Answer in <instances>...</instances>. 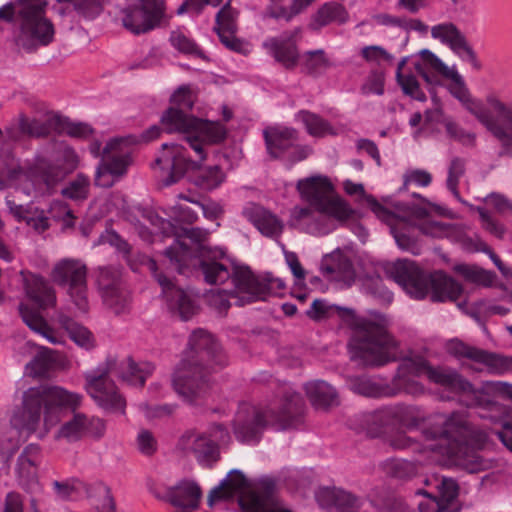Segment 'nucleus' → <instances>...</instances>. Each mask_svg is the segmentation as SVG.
<instances>
[{"label": "nucleus", "mask_w": 512, "mask_h": 512, "mask_svg": "<svg viewBox=\"0 0 512 512\" xmlns=\"http://www.w3.org/2000/svg\"><path fill=\"white\" fill-rule=\"evenodd\" d=\"M82 401V394L61 386L30 387L24 392L22 409L14 413L11 424L20 434L29 436L37 433V436L42 438L61 422L67 412H71L72 418L60 426L57 438L76 442L86 436L96 439L103 437L106 431L104 420L77 412Z\"/></svg>", "instance_id": "f257e3e1"}, {"label": "nucleus", "mask_w": 512, "mask_h": 512, "mask_svg": "<svg viewBox=\"0 0 512 512\" xmlns=\"http://www.w3.org/2000/svg\"><path fill=\"white\" fill-rule=\"evenodd\" d=\"M332 308L338 311L352 331L347 345L352 361L366 367H381L396 361V343L388 332V321L384 315L357 316L349 308L328 306L321 299H315L306 314L310 319L320 320Z\"/></svg>", "instance_id": "f03ea898"}, {"label": "nucleus", "mask_w": 512, "mask_h": 512, "mask_svg": "<svg viewBox=\"0 0 512 512\" xmlns=\"http://www.w3.org/2000/svg\"><path fill=\"white\" fill-rule=\"evenodd\" d=\"M189 349L172 375L175 392L188 402L203 398L211 388L210 375L227 365V357L214 337L202 329L189 337Z\"/></svg>", "instance_id": "7ed1b4c3"}, {"label": "nucleus", "mask_w": 512, "mask_h": 512, "mask_svg": "<svg viewBox=\"0 0 512 512\" xmlns=\"http://www.w3.org/2000/svg\"><path fill=\"white\" fill-rule=\"evenodd\" d=\"M427 440H437V448L455 462L466 465L470 472L485 470L488 465L479 456L488 435L473 425L464 414L454 412L441 427H430L422 431Z\"/></svg>", "instance_id": "20e7f679"}, {"label": "nucleus", "mask_w": 512, "mask_h": 512, "mask_svg": "<svg viewBox=\"0 0 512 512\" xmlns=\"http://www.w3.org/2000/svg\"><path fill=\"white\" fill-rule=\"evenodd\" d=\"M304 401L299 393H286L281 408L258 409L244 404L240 406L233 420V433L237 441L256 444L263 431L271 426L275 430H286L296 425L302 416Z\"/></svg>", "instance_id": "39448f33"}, {"label": "nucleus", "mask_w": 512, "mask_h": 512, "mask_svg": "<svg viewBox=\"0 0 512 512\" xmlns=\"http://www.w3.org/2000/svg\"><path fill=\"white\" fill-rule=\"evenodd\" d=\"M389 273L415 299H423L430 292L433 302L456 301L463 293L462 285L445 272L438 270L426 274L413 261L398 260Z\"/></svg>", "instance_id": "423d86ee"}, {"label": "nucleus", "mask_w": 512, "mask_h": 512, "mask_svg": "<svg viewBox=\"0 0 512 512\" xmlns=\"http://www.w3.org/2000/svg\"><path fill=\"white\" fill-rule=\"evenodd\" d=\"M451 94L472 113L499 143V158H512V107L495 96H488L489 108L474 100L464 82L460 79L450 85Z\"/></svg>", "instance_id": "0eeeda50"}, {"label": "nucleus", "mask_w": 512, "mask_h": 512, "mask_svg": "<svg viewBox=\"0 0 512 512\" xmlns=\"http://www.w3.org/2000/svg\"><path fill=\"white\" fill-rule=\"evenodd\" d=\"M203 161L197 157L190 158L187 147L178 143L162 144V152L156 158L155 163L162 170L168 171L164 184L170 186L177 183L187 173H192L193 183L203 190H213L218 188L225 180V173L218 165L202 168Z\"/></svg>", "instance_id": "6e6552de"}, {"label": "nucleus", "mask_w": 512, "mask_h": 512, "mask_svg": "<svg viewBox=\"0 0 512 512\" xmlns=\"http://www.w3.org/2000/svg\"><path fill=\"white\" fill-rule=\"evenodd\" d=\"M297 190L309 207L293 210V216L299 220L310 215L311 209L335 219L346 222L356 217L357 211L347 200L336 193L334 185L327 176L316 175L300 179Z\"/></svg>", "instance_id": "1a4fd4ad"}, {"label": "nucleus", "mask_w": 512, "mask_h": 512, "mask_svg": "<svg viewBox=\"0 0 512 512\" xmlns=\"http://www.w3.org/2000/svg\"><path fill=\"white\" fill-rule=\"evenodd\" d=\"M48 4V0H30L18 10L11 39L19 51L34 53L53 42L55 28L46 15Z\"/></svg>", "instance_id": "9d476101"}, {"label": "nucleus", "mask_w": 512, "mask_h": 512, "mask_svg": "<svg viewBox=\"0 0 512 512\" xmlns=\"http://www.w3.org/2000/svg\"><path fill=\"white\" fill-rule=\"evenodd\" d=\"M161 125L167 133L182 134L200 161L206 159L205 145L219 144L227 137V129L220 122L199 119L176 109H167L162 114Z\"/></svg>", "instance_id": "9b49d317"}, {"label": "nucleus", "mask_w": 512, "mask_h": 512, "mask_svg": "<svg viewBox=\"0 0 512 512\" xmlns=\"http://www.w3.org/2000/svg\"><path fill=\"white\" fill-rule=\"evenodd\" d=\"M412 197L418 199L419 203L398 201L390 196L382 197L380 200L375 196H368L367 207L377 220L384 224L405 223L411 220H424L431 217L453 218V212L445 206L431 202L416 192L412 193Z\"/></svg>", "instance_id": "f8f14e48"}, {"label": "nucleus", "mask_w": 512, "mask_h": 512, "mask_svg": "<svg viewBox=\"0 0 512 512\" xmlns=\"http://www.w3.org/2000/svg\"><path fill=\"white\" fill-rule=\"evenodd\" d=\"M231 282L233 289L228 292L232 298H236L237 306H245L257 301H265L275 295L277 290H282L285 283L281 279H275L270 274L261 277L256 275L249 266L234 265L232 267Z\"/></svg>", "instance_id": "ddd939ff"}, {"label": "nucleus", "mask_w": 512, "mask_h": 512, "mask_svg": "<svg viewBox=\"0 0 512 512\" xmlns=\"http://www.w3.org/2000/svg\"><path fill=\"white\" fill-rule=\"evenodd\" d=\"M173 230L174 234H178V228L183 230L185 238H188L193 244L197 245V250L206 251L199 260V269L203 275V279L210 285H221L232 277V269L230 270L221 259L225 252L222 249L214 251L207 249L204 244L207 232L199 226H191L189 229L185 226H168Z\"/></svg>", "instance_id": "4468645a"}, {"label": "nucleus", "mask_w": 512, "mask_h": 512, "mask_svg": "<svg viewBox=\"0 0 512 512\" xmlns=\"http://www.w3.org/2000/svg\"><path fill=\"white\" fill-rule=\"evenodd\" d=\"M164 0H127L120 11L123 27L134 35L146 34L159 27L165 17Z\"/></svg>", "instance_id": "2eb2a0df"}, {"label": "nucleus", "mask_w": 512, "mask_h": 512, "mask_svg": "<svg viewBox=\"0 0 512 512\" xmlns=\"http://www.w3.org/2000/svg\"><path fill=\"white\" fill-rule=\"evenodd\" d=\"M262 134L267 153L272 159H283L295 164L312 153L310 146L298 143L299 133L292 127L268 126Z\"/></svg>", "instance_id": "dca6fc26"}, {"label": "nucleus", "mask_w": 512, "mask_h": 512, "mask_svg": "<svg viewBox=\"0 0 512 512\" xmlns=\"http://www.w3.org/2000/svg\"><path fill=\"white\" fill-rule=\"evenodd\" d=\"M131 258L138 266V270L140 267H146L153 275L162 288L169 308L177 311L182 320L187 321L195 315L197 310L195 301L183 289L176 287L164 273L159 272L157 262L153 258L142 253H133L132 251Z\"/></svg>", "instance_id": "f3484780"}, {"label": "nucleus", "mask_w": 512, "mask_h": 512, "mask_svg": "<svg viewBox=\"0 0 512 512\" xmlns=\"http://www.w3.org/2000/svg\"><path fill=\"white\" fill-rule=\"evenodd\" d=\"M86 275V266L75 260H63L53 269L54 281L68 287L72 302L82 312H87L89 307Z\"/></svg>", "instance_id": "a211bd4d"}, {"label": "nucleus", "mask_w": 512, "mask_h": 512, "mask_svg": "<svg viewBox=\"0 0 512 512\" xmlns=\"http://www.w3.org/2000/svg\"><path fill=\"white\" fill-rule=\"evenodd\" d=\"M123 139H112L103 149V158L97 166L95 185L103 188L113 186L116 179L124 176L132 163L129 152L121 151Z\"/></svg>", "instance_id": "6ab92c4d"}, {"label": "nucleus", "mask_w": 512, "mask_h": 512, "mask_svg": "<svg viewBox=\"0 0 512 512\" xmlns=\"http://www.w3.org/2000/svg\"><path fill=\"white\" fill-rule=\"evenodd\" d=\"M96 283L104 305L115 314L124 312L129 305L130 295L121 271L112 266L99 267Z\"/></svg>", "instance_id": "aec40b11"}, {"label": "nucleus", "mask_w": 512, "mask_h": 512, "mask_svg": "<svg viewBox=\"0 0 512 512\" xmlns=\"http://www.w3.org/2000/svg\"><path fill=\"white\" fill-rule=\"evenodd\" d=\"M116 361H109L108 368L102 370L99 374H89L86 376V389L88 394L103 409L109 411L124 412L125 400L117 392L113 380L108 374L113 371Z\"/></svg>", "instance_id": "412c9836"}, {"label": "nucleus", "mask_w": 512, "mask_h": 512, "mask_svg": "<svg viewBox=\"0 0 512 512\" xmlns=\"http://www.w3.org/2000/svg\"><path fill=\"white\" fill-rule=\"evenodd\" d=\"M446 350L459 360L468 359L483 364L493 374H503L512 369V358L470 346L458 339L450 340Z\"/></svg>", "instance_id": "4be33fe9"}, {"label": "nucleus", "mask_w": 512, "mask_h": 512, "mask_svg": "<svg viewBox=\"0 0 512 512\" xmlns=\"http://www.w3.org/2000/svg\"><path fill=\"white\" fill-rule=\"evenodd\" d=\"M238 504L242 512H293L281 506L272 478H262L255 490L239 496Z\"/></svg>", "instance_id": "5701e85b"}, {"label": "nucleus", "mask_w": 512, "mask_h": 512, "mask_svg": "<svg viewBox=\"0 0 512 512\" xmlns=\"http://www.w3.org/2000/svg\"><path fill=\"white\" fill-rule=\"evenodd\" d=\"M499 385L503 397L499 400L489 401L486 406L487 414L483 417L501 424L496 435L501 443L512 452V385L502 382Z\"/></svg>", "instance_id": "b1692460"}, {"label": "nucleus", "mask_w": 512, "mask_h": 512, "mask_svg": "<svg viewBox=\"0 0 512 512\" xmlns=\"http://www.w3.org/2000/svg\"><path fill=\"white\" fill-rule=\"evenodd\" d=\"M178 447L183 451L191 452L198 464L204 468H212L221 458L217 443H214L205 432L186 431L180 437Z\"/></svg>", "instance_id": "393cba45"}, {"label": "nucleus", "mask_w": 512, "mask_h": 512, "mask_svg": "<svg viewBox=\"0 0 512 512\" xmlns=\"http://www.w3.org/2000/svg\"><path fill=\"white\" fill-rule=\"evenodd\" d=\"M425 499L418 504L419 512H460L458 503L459 485L452 478L444 477L438 485V495L419 490Z\"/></svg>", "instance_id": "a878e982"}, {"label": "nucleus", "mask_w": 512, "mask_h": 512, "mask_svg": "<svg viewBox=\"0 0 512 512\" xmlns=\"http://www.w3.org/2000/svg\"><path fill=\"white\" fill-rule=\"evenodd\" d=\"M431 366L428 360L421 355H413L402 359L398 367L396 380L399 390L410 395L422 394L424 387L414 378L421 376L428 378V371Z\"/></svg>", "instance_id": "bb28decb"}, {"label": "nucleus", "mask_w": 512, "mask_h": 512, "mask_svg": "<svg viewBox=\"0 0 512 512\" xmlns=\"http://www.w3.org/2000/svg\"><path fill=\"white\" fill-rule=\"evenodd\" d=\"M322 275L329 281L351 286L356 278L352 261L339 249L323 256L320 263Z\"/></svg>", "instance_id": "cd10ccee"}, {"label": "nucleus", "mask_w": 512, "mask_h": 512, "mask_svg": "<svg viewBox=\"0 0 512 512\" xmlns=\"http://www.w3.org/2000/svg\"><path fill=\"white\" fill-rule=\"evenodd\" d=\"M300 29L296 28L293 32H285L278 37L268 38L264 43V48L268 53L286 69H292L298 62V49L296 45V36Z\"/></svg>", "instance_id": "c85d7f7f"}, {"label": "nucleus", "mask_w": 512, "mask_h": 512, "mask_svg": "<svg viewBox=\"0 0 512 512\" xmlns=\"http://www.w3.org/2000/svg\"><path fill=\"white\" fill-rule=\"evenodd\" d=\"M202 491L193 481L182 480L167 489L164 499L183 512H191L198 508Z\"/></svg>", "instance_id": "c756f323"}, {"label": "nucleus", "mask_w": 512, "mask_h": 512, "mask_svg": "<svg viewBox=\"0 0 512 512\" xmlns=\"http://www.w3.org/2000/svg\"><path fill=\"white\" fill-rule=\"evenodd\" d=\"M26 295L39 309H47L56 304V294L50 283L42 276L29 274L24 279Z\"/></svg>", "instance_id": "7c9ffc66"}, {"label": "nucleus", "mask_w": 512, "mask_h": 512, "mask_svg": "<svg viewBox=\"0 0 512 512\" xmlns=\"http://www.w3.org/2000/svg\"><path fill=\"white\" fill-rule=\"evenodd\" d=\"M427 379L451 392H468L472 389L471 383L457 370L446 366H431Z\"/></svg>", "instance_id": "2f4dec72"}, {"label": "nucleus", "mask_w": 512, "mask_h": 512, "mask_svg": "<svg viewBox=\"0 0 512 512\" xmlns=\"http://www.w3.org/2000/svg\"><path fill=\"white\" fill-rule=\"evenodd\" d=\"M248 487V481L242 471L231 470L218 487L212 489L207 502L211 507L217 501L230 500L234 495Z\"/></svg>", "instance_id": "473e14b6"}, {"label": "nucleus", "mask_w": 512, "mask_h": 512, "mask_svg": "<svg viewBox=\"0 0 512 512\" xmlns=\"http://www.w3.org/2000/svg\"><path fill=\"white\" fill-rule=\"evenodd\" d=\"M348 20L349 13L341 3L326 2L312 16L310 27L319 30L330 24L344 25Z\"/></svg>", "instance_id": "72a5a7b5"}, {"label": "nucleus", "mask_w": 512, "mask_h": 512, "mask_svg": "<svg viewBox=\"0 0 512 512\" xmlns=\"http://www.w3.org/2000/svg\"><path fill=\"white\" fill-rule=\"evenodd\" d=\"M391 233L399 248L409 251L413 254L419 253L418 235L415 234V228L421 234H428L431 228L435 226H389ZM440 228H459L460 226H439Z\"/></svg>", "instance_id": "f704fd0d"}, {"label": "nucleus", "mask_w": 512, "mask_h": 512, "mask_svg": "<svg viewBox=\"0 0 512 512\" xmlns=\"http://www.w3.org/2000/svg\"><path fill=\"white\" fill-rule=\"evenodd\" d=\"M40 456V447L29 444L17 459L16 473L21 484H32L37 476V463Z\"/></svg>", "instance_id": "c9c22d12"}, {"label": "nucleus", "mask_w": 512, "mask_h": 512, "mask_svg": "<svg viewBox=\"0 0 512 512\" xmlns=\"http://www.w3.org/2000/svg\"><path fill=\"white\" fill-rule=\"evenodd\" d=\"M305 391L310 402L317 409H327L338 405L335 389L325 381L308 382L305 384Z\"/></svg>", "instance_id": "e433bc0d"}, {"label": "nucleus", "mask_w": 512, "mask_h": 512, "mask_svg": "<svg viewBox=\"0 0 512 512\" xmlns=\"http://www.w3.org/2000/svg\"><path fill=\"white\" fill-rule=\"evenodd\" d=\"M154 369L155 366L151 362H135L131 357H128L121 363V371L117 372V375L131 385L143 387Z\"/></svg>", "instance_id": "4c0bfd02"}, {"label": "nucleus", "mask_w": 512, "mask_h": 512, "mask_svg": "<svg viewBox=\"0 0 512 512\" xmlns=\"http://www.w3.org/2000/svg\"><path fill=\"white\" fill-rule=\"evenodd\" d=\"M19 313L23 322L34 332L42 335L51 343H58L54 336V330L48 325L46 320L40 315L39 311L27 304L19 305Z\"/></svg>", "instance_id": "58836bf2"}, {"label": "nucleus", "mask_w": 512, "mask_h": 512, "mask_svg": "<svg viewBox=\"0 0 512 512\" xmlns=\"http://www.w3.org/2000/svg\"><path fill=\"white\" fill-rule=\"evenodd\" d=\"M57 321L60 327L67 332L69 338L78 346L85 349L93 347L92 333L86 327L61 312L57 316Z\"/></svg>", "instance_id": "ea45409f"}, {"label": "nucleus", "mask_w": 512, "mask_h": 512, "mask_svg": "<svg viewBox=\"0 0 512 512\" xmlns=\"http://www.w3.org/2000/svg\"><path fill=\"white\" fill-rule=\"evenodd\" d=\"M58 365V354L49 348H41L26 364V370L34 377H43Z\"/></svg>", "instance_id": "a19ab883"}, {"label": "nucleus", "mask_w": 512, "mask_h": 512, "mask_svg": "<svg viewBox=\"0 0 512 512\" xmlns=\"http://www.w3.org/2000/svg\"><path fill=\"white\" fill-rule=\"evenodd\" d=\"M164 254L169 259L170 265L179 274L186 273L188 270L187 262L192 254V248L181 239L180 235H177L173 243L165 249Z\"/></svg>", "instance_id": "79ce46f5"}, {"label": "nucleus", "mask_w": 512, "mask_h": 512, "mask_svg": "<svg viewBox=\"0 0 512 512\" xmlns=\"http://www.w3.org/2000/svg\"><path fill=\"white\" fill-rule=\"evenodd\" d=\"M387 415L398 424L408 429L416 428L425 419L418 407L403 404L388 408Z\"/></svg>", "instance_id": "37998d69"}, {"label": "nucleus", "mask_w": 512, "mask_h": 512, "mask_svg": "<svg viewBox=\"0 0 512 512\" xmlns=\"http://www.w3.org/2000/svg\"><path fill=\"white\" fill-rule=\"evenodd\" d=\"M326 495L337 512H360L363 500L344 489L327 490Z\"/></svg>", "instance_id": "c03bdc74"}, {"label": "nucleus", "mask_w": 512, "mask_h": 512, "mask_svg": "<svg viewBox=\"0 0 512 512\" xmlns=\"http://www.w3.org/2000/svg\"><path fill=\"white\" fill-rule=\"evenodd\" d=\"M452 233H454L456 242L460 243L463 249L474 252V251H483L489 254L491 260L496 265V267L501 271L503 275H508V269L505 267L504 263L501 259L489 248V246L480 241L475 240L470 236H467L460 229H453Z\"/></svg>", "instance_id": "a18cd8bd"}, {"label": "nucleus", "mask_w": 512, "mask_h": 512, "mask_svg": "<svg viewBox=\"0 0 512 512\" xmlns=\"http://www.w3.org/2000/svg\"><path fill=\"white\" fill-rule=\"evenodd\" d=\"M453 270L466 281L485 287L491 286L496 277L494 272L487 271L475 265L456 264Z\"/></svg>", "instance_id": "49530a36"}, {"label": "nucleus", "mask_w": 512, "mask_h": 512, "mask_svg": "<svg viewBox=\"0 0 512 512\" xmlns=\"http://www.w3.org/2000/svg\"><path fill=\"white\" fill-rule=\"evenodd\" d=\"M106 243L115 247L117 251L122 254L123 259L126 261L131 270L134 272L138 271V266L131 258L132 247L126 240L122 239L120 235L112 229H106L105 232L99 236L96 244L99 245Z\"/></svg>", "instance_id": "de8ad7c7"}, {"label": "nucleus", "mask_w": 512, "mask_h": 512, "mask_svg": "<svg viewBox=\"0 0 512 512\" xmlns=\"http://www.w3.org/2000/svg\"><path fill=\"white\" fill-rule=\"evenodd\" d=\"M309 135L324 137L327 134H334L333 127L321 116L310 111L302 110L298 113Z\"/></svg>", "instance_id": "09e8293b"}, {"label": "nucleus", "mask_w": 512, "mask_h": 512, "mask_svg": "<svg viewBox=\"0 0 512 512\" xmlns=\"http://www.w3.org/2000/svg\"><path fill=\"white\" fill-rule=\"evenodd\" d=\"M382 467L386 475L400 480L410 479L417 473L413 462L399 458L387 459Z\"/></svg>", "instance_id": "8fccbe9b"}, {"label": "nucleus", "mask_w": 512, "mask_h": 512, "mask_svg": "<svg viewBox=\"0 0 512 512\" xmlns=\"http://www.w3.org/2000/svg\"><path fill=\"white\" fill-rule=\"evenodd\" d=\"M242 214L251 224H281L278 217L264 206L255 203H247Z\"/></svg>", "instance_id": "3c124183"}, {"label": "nucleus", "mask_w": 512, "mask_h": 512, "mask_svg": "<svg viewBox=\"0 0 512 512\" xmlns=\"http://www.w3.org/2000/svg\"><path fill=\"white\" fill-rule=\"evenodd\" d=\"M431 36L439 39L453 50L465 38L461 31L453 23H443L431 28Z\"/></svg>", "instance_id": "603ef678"}, {"label": "nucleus", "mask_w": 512, "mask_h": 512, "mask_svg": "<svg viewBox=\"0 0 512 512\" xmlns=\"http://www.w3.org/2000/svg\"><path fill=\"white\" fill-rule=\"evenodd\" d=\"M171 45L180 53L197 57L200 59H207L202 49L196 44L194 40L187 37L181 31H172L170 35Z\"/></svg>", "instance_id": "864d4df0"}, {"label": "nucleus", "mask_w": 512, "mask_h": 512, "mask_svg": "<svg viewBox=\"0 0 512 512\" xmlns=\"http://www.w3.org/2000/svg\"><path fill=\"white\" fill-rule=\"evenodd\" d=\"M238 11L226 3L216 14V25L214 31L217 34L226 32H237Z\"/></svg>", "instance_id": "5fc2aeb1"}, {"label": "nucleus", "mask_w": 512, "mask_h": 512, "mask_svg": "<svg viewBox=\"0 0 512 512\" xmlns=\"http://www.w3.org/2000/svg\"><path fill=\"white\" fill-rule=\"evenodd\" d=\"M330 66L324 50L308 51L303 64L304 71L311 76H319Z\"/></svg>", "instance_id": "6e6d98bb"}, {"label": "nucleus", "mask_w": 512, "mask_h": 512, "mask_svg": "<svg viewBox=\"0 0 512 512\" xmlns=\"http://www.w3.org/2000/svg\"><path fill=\"white\" fill-rule=\"evenodd\" d=\"M21 129L24 136L33 138H44L50 135L52 124L50 120L41 121L38 119H29L21 114Z\"/></svg>", "instance_id": "4d7b16f0"}, {"label": "nucleus", "mask_w": 512, "mask_h": 512, "mask_svg": "<svg viewBox=\"0 0 512 512\" xmlns=\"http://www.w3.org/2000/svg\"><path fill=\"white\" fill-rule=\"evenodd\" d=\"M90 180L79 173L71 180L65 188L62 189V195L72 200H84L88 197Z\"/></svg>", "instance_id": "13d9d810"}, {"label": "nucleus", "mask_w": 512, "mask_h": 512, "mask_svg": "<svg viewBox=\"0 0 512 512\" xmlns=\"http://www.w3.org/2000/svg\"><path fill=\"white\" fill-rule=\"evenodd\" d=\"M487 207L512 222V200L500 193H490L484 199Z\"/></svg>", "instance_id": "bf43d9fd"}, {"label": "nucleus", "mask_w": 512, "mask_h": 512, "mask_svg": "<svg viewBox=\"0 0 512 512\" xmlns=\"http://www.w3.org/2000/svg\"><path fill=\"white\" fill-rule=\"evenodd\" d=\"M396 79L405 95H408L411 98L421 102L426 101L427 97L425 93L420 89L419 82L414 75H404L403 73H397Z\"/></svg>", "instance_id": "052dcab7"}, {"label": "nucleus", "mask_w": 512, "mask_h": 512, "mask_svg": "<svg viewBox=\"0 0 512 512\" xmlns=\"http://www.w3.org/2000/svg\"><path fill=\"white\" fill-rule=\"evenodd\" d=\"M172 104L168 109H176L183 114L189 115L188 111L193 108L194 100L192 92L188 86H180L171 96Z\"/></svg>", "instance_id": "680f3d73"}, {"label": "nucleus", "mask_w": 512, "mask_h": 512, "mask_svg": "<svg viewBox=\"0 0 512 512\" xmlns=\"http://www.w3.org/2000/svg\"><path fill=\"white\" fill-rule=\"evenodd\" d=\"M464 172V160L459 157L453 158L449 165L448 177L446 182L448 190L451 191L456 198H459L458 184L460 178L464 175Z\"/></svg>", "instance_id": "e2e57ef3"}, {"label": "nucleus", "mask_w": 512, "mask_h": 512, "mask_svg": "<svg viewBox=\"0 0 512 512\" xmlns=\"http://www.w3.org/2000/svg\"><path fill=\"white\" fill-rule=\"evenodd\" d=\"M361 56L367 62H373L380 64L381 61H385L387 63H392L394 60V56L391 55L387 50H385L382 46L371 45L365 46L361 50Z\"/></svg>", "instance_id": "0e129e2a"}, {"label": "nucleus", "mask_w": 512, "mask_h": 512, "mask_svg": "<svg viewBox=\"0 0 512 512\" xmlns=\"http://www.w3.org/2000/svg\"><path fill=\"white\" fill-rule=\"evenodd\" d=\"M452 51L463 61L468 62L475 71H480L482 69L481 62L477 58L473 48L468 44L466 38H464Z\"/></svg>", "instance_id": "69168bd1"}, {"label": "nucleus", "mask_w": 512, "mask_h": 512, "mask_svg": "<svg viewBox=\"0 0 512 512\" xmlns=\"http://www.w3.org/2000/svg\"><path fill=\"white\" fill-rule=\"evenodd\" d=\"M388 442L395 450H411L413 452L422 451V445L417 440L403 433H398L390 437Z\"/></svg>", "instance_id": "338daca9"}, {"label": "nucleus", "mask_w": 512, "mask_h": 512, "mask_svg": "<svg viewBox=\"0 0 512 512\" xmlns=\"http://www.w3.org/2000/svg\"><path fill=\"white\" fill-rule=\"evenodd\" d=\"M104 0H78L75 9L87 19H94L103 10Z\"/></svg>", "instance_id": "774afa93"}]
</instances>
